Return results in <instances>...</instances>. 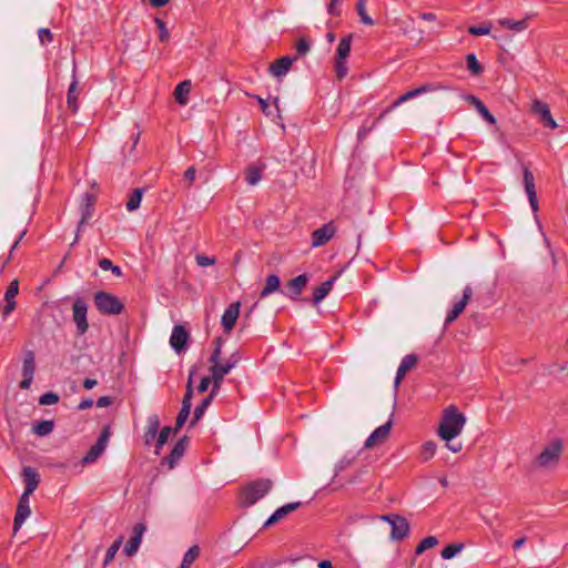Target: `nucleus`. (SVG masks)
Listing matches in <instances>:
<instances>
[{
	"label": "nucleus",
	"instance_id": "obj_39",
	"mask_svg": "<svg viewBox=\"0 0 568 568\" xmlns=\"http://www.w3.org/2000/svg\"><path fill=\"white\" fill-rule=\"evenodd\" d=\"M192 403H187V400H182V407L176 417L175 432H178L186 422L190 416Z\"/></svg>",
	"mask_w": 568,
	"mask_h": 568
},
{
	"label": "nucleus",
	"instance_id": "obj_31",
	"mask_svg": "<svg viewBox=\"0 0 568 568\" xmlns=\"http://www.w3.org/2000/svg\"><path fill=\"white\" fill-rule=\"evenodd\" d=\"M191 87L192 84L190 80H184L175 87L174 98L180 105H186L189 102V93L191 91Z\"/></svg>",
	"mask_w": 568,
	"mask_h": 568
},
{
	"label": "nucleus",
	"instance_id": "obj_7",
	"mask_svg": "<svg viewBox=\"0 0 568 568\" xmlns=\"http://www.w3.org/2000/svg\"><path fill=\"white\" fill-rule=\"evenodd\" d=\"M95 203H97V196L94 194L85 192L82 195V200H81V204H80L81 219L78 223L75 237L71 245H74L79 241L80 232H81L82 227L89 222V220L93 215Z\"/></svg>",
	"mask_w": 568,
	"mask_h": 568
},
{
	"label": "nucleus",
	"instance_id": "obj_55",
	"mask_svg": "<svg viewBox=\"0 0 568 568\" xmlns=\"http://www.w3.org/2000/svg\"><path fill=\"white\" fill-rule=\"evenodd\" d=\"M154 22L156 23V26L159 28V31H160L159 32V40L161 42L169 41L170 34H169V31L166 29L165 22L162 19H160V18H155Z\"/></svg>",
	"mask_w": 568,
	"mask_h": 568
},
{
	"label": "nucleus",
	"instance_id": "obj_37",
	"mask_svg": "<svg viewBox=\"0 0 568 568\" xmlns=\"http://www.w3.org/2000/svg\"><path fill=\"white\" fill-rule=\"evenodd\" d=\"M212 396H206L200 405H197L193 412V418L190 423V426L193 427L204 415L205 410L212 403Z\"/></svg>",
	"mask_w": 568,
	"mask_h": 568
},
{
	"label": "nucleus",
	"instance_id": "obj_47",
	"mask_svg": "<svg viewBox=\"0 0 568 568\" xmlns=\"http://www.w3.org/2000/svg\"><path fill=\"white\" fill-rule=\"evenodd\" d=\"M438 544V539L434 536L424 538L415 549L416 555H422L425 550L435 547Z\"/></svg>",
	"mask_w": 568,
	"mask_h": 568
},
{
	"label": "nucleus",
	"instance_id": "obj_13",
	"mask_svg": "<svg viewBox=\"0 0 568 568\" xmlns=\"http://www.w3.org/2000/svg\"><path fill=\"white\" fill-rule=\"evenodd\" d=\"M531 112L538 116V121L549 129L558 128L557 122L554 120L549 105L540 100H534L531 104Z\"/></svg>",
	"mask_w": 568,
	"mask_h": 568
},
{
	"label": "nucleus",
	"instance_id": "obj_24",
	"mask_svg": "<svg viewBox=\"0 0 568 568\" xmlns=\"http://www.w3.org/2000/svg\"><path fill=\"white\" fill-rule=\"evenodd\" d=\"M302 506L301 501L288 503L280 508H277L264 523L263 528L270 527L271 525L277 523L282 518H284L290 513L298 509Z\"/></svg>",
	"mask_w": 568,
	"mask_h": 568
},
{
	"label": "nucleus",
	"instance_id": "obj_36",
	"mask_svg": "<svg viewBox=\"0 0 568 568\" xmlns=\"http://www.w3.org/2000/svg\"><path fill=\"white\" fill-rule=\"evenodd\" d=\"M144 191L145 190L142 187H138L132 191L129 196V201L126 202L128 211L133 212L140 207Z\"/></svg>",
	"mask_w": 568,
	"mask_h": 568
},
{
	"label": "nucleus",
	"instance_id": "obj_63",
	"mask_svg": "<svg viewBox=\"0 0 568 568\" xmlns=\"http://www.w3.org/2000/svg\"><path fill=\"white\" fill-rule=\"evenodd\" d=\"M210 377L204 376L201 378L200 384L197 385V392L199 393H205L210 386Z\"/></svg>",
	"mask_w": 568,
	"mask_h": 568
},
{
	"label": "nucleus",
	"instance_id": "obj_1",
	"mask_svg": "<svg viewBox=\"0 0 568 568\" xmlns=\"http://www.w3.org/2000/svg\"><path fill=\"white\" fill-rule=\"evenodd\" d=\"M465 424L466 416L456 406L450 405L443 412L437 434L443 440L449 443L462 434Z\"/></svg>",
	"mask_w": 568,
	"mask_h": 568
},
{
	"label": "nucleus",
	"instance_id": "obj_8",
	"mask_svg": "<svg viewBox=\"0 0 568 568\" xmlns=\"http://www.w3.org/2000/svg\"><path fill=\"white\" fill-rule=\"evenodd\" d=\"M111 436V427L110 425H106L101 430V434L95 442L94 445L91 446V448L88 450V453L82 458L83 464H92L98 460V458L103 454L105 450L109 439Z\"/></svg>",
	"mask_w": 568,
	"mask_h": 568
},
{
	"label": "nucleus",
	"instance_id": "obj_56",
	"mask_svg": "<svg viewBox=\"0 0 568 568\" xmlns=\"http://www.w3.org/2000/svg\"><path fill=\"white\" fill-rule=\"evenodd\" d=\"M19 293V282L18 280H13L9 286L7 287V291L4 293V300H14V297Z\"/></svg>",
	"mask_w": 568,
	"mask_h": 568
},
{
	"label": "nucleus",
	"instance_id": "obj_40",
	"mask_svg": "<svg viewBox=\"0 0 568 568\" xmlns=\"http://www.w3.org/2000/svg\"><path fill=\"white\" fill-rule=\"evenodd\" d=\"M466 64L473 75H480L484 72V67L479 63L474 53L466 55Z\"/></svg>",
	"mask_w": 568,
	"mask_h": 568
},
{
	"label": "nucleus",
	"instance_id": "obj_59",
	"mask_svg": "<svg viewBox=\"0 0 568 568\" xmlns=\"http://www.w3.org/2000/svg\"><path fill=\"white\" fill-rule=\"evenodd\" d=\"M195 261H196L199 266H203V267L204 266L213 265L216 262L215 257H210V256L204 255V254H197L195 256Z\"/></svg>",
	"mask_w": 568,
	"mask_h": 568
},
{
	"label": "nucleus",
	"instance_id": "obj_53",
	"mask_svg": "<svg viewBox=\"0 0 568 568\" xmlns=\"http://www.w3.org/2000/svg\"><path fill=\"white\" fill-rule=\"evenodd\" d=\"M334 68H335L336 77L338 80H342L343 78L346 77L347 71H348L346 60H339V59L335 58Z\"/></svg>",
	"mask_w": 568,
	"mask_h": 568
},
{
	"label": "nucleus",
	"instance_id": "obj_50",
	"mask_svg": "<svg viewBox=\"0 0 568 568\" xmlns=\"http://www.w3.org/2000/svg\"><path fill=\"white\" fill-rule=\"evenodd\" d=\"M354 459H355V456H347V455H345L343 458H341V459L336 463V465H335V474H334L333 479H335V478H336V476H337L341 471H343L344 469H346L347 467H349V466L353 464Z\"/></svg>",
	"mask_w": 568,
	"mask_h": 568
},
{
	"label": "nucleus",
	"instance_id": "obj_3",
	"mask_svg": "<svg viewBox=\"0 0 568 568\" xmlns=\"http://www.w3.org/2000/svg\"><path fill=\"white\" fill-rule=\"evenodd\" d=\"M97 310L103 315H119L124 311L121 300L109 292L98 291L93 296Z\"/></svg>",
	"mask_w": 568,
	"mask_h": 568
},
{
	"label": "nucleus",
	"instance_id": "obj_38",
	"mask_svg": "<svg viewBox=\"0 0 568 568\" xmlns=\"http://www.w3.org/2000/svg\"><path fill=\"white\" fill-rule=\"evenodd\" d=\"M54 422L53 420H41L33 425V433L40 437L47 436L53 432Z\"/></svg>",
	"mask_w": 568,
	"mask_h": 568
},
{
	"label": "nucleus",
	"instance_id": "obj_64",
	"mask_svg": "<svg viewBox=\"0 0 568 568\" xmlns=\"http://www.w3.org/2000/svg\"><path fill=\"white\" fill-rule=\"evenodd\" d=\"M195 168L194 166H190L186 169V171L184 172V179L187 180L190 182V184L194 181L195 179Z\"/></svg>",
	"mask_w": 568,
	"mask_h": 568
},
{
	"label": "nucleus",
	"instance_id": "obj_42",
	"mask_svg": "<svg viewBox=\"0 0 568 568\" xmlns=\"http://www.w3.org/2000/svg\"><path fill=\"white\" fill-rule=\"evenodd\" d=\"M262 170L258 166L251 165L246 169L245 180L250 185H255L261 181Z\"/></svg>",
	"mask_w": 568,
	"mask_h": 568
},
{
	"label": "nucleus",
	"instance_id": "obj_44",
	"mask_svg": "<svg viewBox=\"0 0 568 568\" xmlns=\"http://www.w3.org/2000/svg\"><path fill=\"white\" fill-rule=\"evenodd\" d=\"M123 542V537L120 536L106 550V554H105V557H104V561H103V566H108L112 560L113 558L115 557L116 552L119 551L121 545Z\"/></svg>",
	"mask_w": 568,
	"mask_h": 568
},
{
	"label": "nucleus",
	"instance_id": "obj_28",
	"mask_svg": "<svg viewBox=\"0 0 568 568\" xmlns=\"http://www.w3.org/2000/svg\"><path fill=\"white\" fill-rule=\"evenodd\" d=\"M36 372L34 357H26L22 366V381L20 382L21 389H29Z\"/></svg>",
	"mask_w": 568,
	"mask_h": 568
},
{
	"label": "nucleus",
	"instance_id": "obj_29",
	"mask_svg": "<svg viewBox=\"0 0 568 568\" xmlns=\"http://www.w3.org/2000/svg\"><path fill=\"white\" fill-rule=\"evenodd\" d=\"M418 357H404L400 362L394 379V388L397 389L406 373L417 364Z\"/></svg>",
	"mask_w": 568,
	"mask_h": 568
},
{
	"label": "nucleus",
	"instance_id": "obj_10",
	"mask_svg": "<svg viewBox=\"0 0 568 568\" xmlns=\"http://www.w3.org/2000/svg\"><path fill=\"white\" fill-rule=\"evenodd\" d=\"M308 281L310 275L306 273L290 280L286 283L285 291H283V294L294 302L301 301L300 296L307 286Z\"/></svg>",
	"mask_w": 568,
	"mask_h": 568
},
{
	"label": "nucleus",
	"instance_id": "obj_52",
	"mask_svg": "<svg viewBox=\"0 0 568 568\" xmlns=\"http://www.w3.org/2000/svg\"><path fill=\"white\" fill-rule=\"evenodd\" d=\"M195 371H196V367L193 366L190 369V373H189V378H187V384H186V392H185V395L183 397V400H187V403H191L192 395H193V378L195 376Z\"/></svg>",
	"mask_w": 568,
	"mask_h": 568
},
{
	"label": "nucleus",
	"instance_id": "obj_33",
	"mask_svg": "<svg viewBox=\"0 0 568 568\" xmlns=\"http://www.w3.org/2000/svg\"><path fill=\"white\" fill-rule=\"evenodd\" d=\"M280 287H281L280 277L276 274H271L266 277L265 286L261 291L260 297L264 298V297L271 295L272 293L278 291Z\"/></svg>",
	"mask_w": 568,
	"mask_h": 568
},
{
	"label": "nucleus",
	"instance_id": "obj_46",
	"mask_svg": "<svg viewBox=\"0 0 568 568\" xmlns=\"http://www.w3.org/2000/svg\"><path fill=\"white\" fill-rule=\"evenodd\" d=\"M464 548L463 544H450L442 550V558L445 560L454 558Z\"/></svg>",
	"mask_w": 568,
	"mask_h": 568
},
{
	"label": "nucleus",
	"instance_id": "obj_41",
	"mask_svg": "<svg viewBox=\"0 0 568 568\" xmlns=\"http://www.w3.org/2000/svg\"><path fill=\"white\" fill-rule=\"evenodd\" d=\"M172 433V428L170 426H164L158 434V439L155 444V454L159 455L163 446L166 444L170 435Z\"/></svg>",
	"mask_w": 568,
	"mask_h": 568
},
{
	"label": "nucleus",
	"instance_id": "obj_48",
	"mask_svg": "<svg viewBox=\"0 0 568 568\" xmlns=\"http://www.w3.org/2000/svg\"><path fill=\"white\" fill-rule=\"evenodd\" d=\"M491 22L487 21V22H484L479 26H471L468 28V33L471 34V36H476V37H479V36H486V34H489L490 33V30H491Z\"/></svg>",
	"mask_w": 568,
	"mask_h": 568
},
{
	"label": "nucleus",
	"instance_id": "obj_58",
	"mask_svg": "<svg viewBox=\"0 0 568 568\" xmlns=\"http://www.w3.org/2000/svg\"><path fill=\"white\" fill-rule=\"evenodd\" d=\"M379 121H381V120H377V119H376V120H375L371 125H368V126L364 124V125L358 130V132H357V140H358L359 142H363V141L366 139L367 134H368V133H369V132H371V131L376 126V124H377Z\"/></svg>",
	"mask_w": 568,
	"mask_h": 568
},
{
	"label": "nucleus",
	"instance_id": "obj_19",
	"mask_svg": "<svg viewBox=\"0 0 568 568\" xmlns=\"http://www.w3.org/2000/svg\"><path fill=\"white\" fill-rule=\"evenodd\" d=\"M473 295V290L470 286H466L463 291V297L460 301L455 303L452 310L448 312L445 324L453 323L465 310L466 305L469 303Z\"/></svg>",
	"mask_w": 568,
	"mask_h": 568
},
{
	"label": "nucleus",
	"instance_id": "obj_4",
	"mask_svg": "<svg viewBox=\"0 0 568 568\" xmlns=\"http://www.w3.org/2000/svg\"><path fill=\"white\" fill-rule=\"evenodd\" d=\"M562 452V442L559 438L551 440L544 447L541 453L536 457V464L540 468H551L559 462Z\"/></svg>",
	"mask_w": 568,
	"mask_h": 568
},
{
	"label": "nucleus",
	"instance_id": "obj_12",
	"mask_svg": "<svg viewBox=\"0 0 568 568\" xmlns=\"http://www.w3.org/2000/svg\"><path fill=\"white\" fill-rule=\"evenodd\" d=\"M73 321L75 323L79 334H84L88 331L89 324L87 320L88 305L82 297H78L72 306Z\"/></svg>",
	"mask_w": 568,
	"mask_h": 568
},
{
	"label": "nucleus",
	"instance_id": "obj_17",
	"mask_svg": "<svg viewBox=\"0 0 568 568\" xmlns=\"http://www.w3.org/2000/svg\"><path fill=\"white\" fill-rule=\"evenodd\" d=\"M392 425L393 418L389 417V419L385 424L378 426L376 429L372 432V434L366 438L364 447L371 448L376 444L383 443L388 437Z\"/></svg>",
	"mask_w": 568,
	"mask_h": 568
},
{
	"label": "nucleus",
	"instance_id": "obj_11",
	"mask_svg": "<svg viewBox=\"0 0 568 568\" xmlns=\"http://www.w3.org/2000/svg\"><path fill=\"white\" fill-rule=\"evenodd\" d=\"M523 182H524L526 194L529 200V204L535 214V219L537 220L538 219L537 212L539 210V206H538L537 193H536V187H535V178H534L532 172L527 166L523 168Z\"/></svg>",
	"mask_w": 568,
	"mask_h": 568
},
{
	"label": "nucleus",
	"instance_id": "obj_51",
	"mask_svg": "<svg viewBox=\"0 0 568 568\" xmlns=\"http://www.w3.org/2000/svg\"><path fill=\"white\" fill-rule=\"evenodd\" d=\"M436 447L437 446L434 442H426L422 447V458L424 460H429L430 458H433L436 453Z\"/></svg>",
	"mask_w": 568,
	"mask_h": 568
},
{
	"label": "nucleus",
	"instance_id": "obj_45",
	"mask_svg": "<svg viewBox=\"0 0 568 568\" xmlns=\"http://www.w3.org/2000/svg\"><path fill=\"white\" fill-rule=\"evenodd\" d=\"M200 548L197 546H192L189 548V550L184 554L182 564L180 568H187L191 564L195 561V559L199 557Z\"/></svg>",
	"mask_w": 568,
	"mask_h": 568
},
{
	"label": "nucleus",
	"instance_id": "obj_35",
	"mask_svg": "<svg viewBox=\"0 0 568 568\" xmlns=\"http://www.w3.org/2000/svg\"><path fill=\"white\" fill-rule=\"evenodd\" d=\"M255 99L257 100L260 106H261V110L262 112L266 115V116H277L280 118L281 116V110H280V106H278V102H280V99L278 97H275L273 99V104H274V109H275V113L271 110L270 108V104L267 102V100L261 98L260 95H255Z\"/></svg>",
	"mask_w": 568,
	"mask_h": 568
},
{
	"label": "nucleus",
	"instance_id": "obj_2",
	"mask_svg": "<svg viewBox=\"0 0 568 568\" xmlns=\"http://www.w3.org/2000/svg\"><path fill=\"white\" fill-rule=\"evenodd\" d=\"M273 487V481L266 478H260L248 483L242 490L241 505L251 507L260 499L264 498Z\"/></svg>",
	"mask_w": 568,
	"mask_h": 568
},
{
	"label": "nucleus",
	"instance_id": "obj_60",
	"mask_svg": "<svg viewBox=\"0 0 568 568\" xmlns=\"http://www.w3.org/2000/svg\"><path fill=\"white\" fill-rule=\"evenodd\" d=\"M343 0H331L327 4V13L333 17H339L341 16V9L338 8V4Z\"/></svg>",
	"mask_w": 568,
	"mask_h": 568
},
{
	"label": "nucleus",
	"instance_id": "obj_20",
	"mask_svg": "<svg viewBox=\"0 0 568 568\" xmlns=\"http://www.w3.org/2000/svg\"><path fill=\"white\" fill-rule=\"evenodd\" d=\"M187 446H189V438L186 436L181 437L173 446L169 456H166L163 459V463H166L170 469L174 468L175 465L178 464V462L184 455Z\"/></svg>",
	"mask_w": 568,
	"mask_h": 568
},
{
	"label": "nucleus",
	"instance_id": "obj_49",
	"mask_svg": "<svg viewBox=\"0 0 568 568\" xmlns=\"http://www.w3.org/2000/svg\"><path fill=\"white\" fill-rule=\"evenodd\" d=\"M99 266L103 270V271H111L112 274H114L115 276L120 277L122 276V270L120 266L118 265H113L112 261L109 260V258H101L99 261Z\"/></svg>",
	"mask_w": 568,
	"mask_h": 568
},
{
	"label": "nucleus",
	"instance_id": "obj_23",
	"mask_svg": "<svg viewBox=\"0 0 568 568\" xmlns=\"http://www.w3.org/2000/svg\"><path fill=\"white\" fill-rule=\"evenodd\" d=\"M295 61L296 58H293L291 55L282 57L270 64L268 71L274 77L281 78L291 70V67Z\"/></svg>",
	"mask_w": 568,
	"mask_h": 568
},
{
	"label": "nucleus",
	"instance_id": "obj_14",
	"mask_svg": "<svg viewBox=\"0 0 568 568\" xmlns=\"http://www.w3.org/2000/svg\"><path fill=\"white\" fill-rule=\"evenodd\" d=\"M31 514L30 497L20 496L13 519V535H16Z\"/></svg>",
	"mask_w": 568,
	"mask_h": 568
},
{
	"label": "nucleus",
	"instance_id": "obj_6",
	"mask_svg": "<svg viewBox=\"0 0 568 568\" xmlns=\"http://www.w3.org/2000/svg\"><path fill=\"white\" fill-rule=\"evenodd\" d=\"M439 89H445V87H443L439 83H425V84H423V85H420V87H418L416 89H413V90L406 92L405 94L400 95L399 98H397L389 106H387L377 116V120H383L387 113H389L392 110H394L399 104L406 102L407 100L413 99L415 97H418V95H420L423 93L433 92V91H436V90H439Z\"/></svg>",
	"mask_w": 568,
	"mask_h": 568
},
{
	"label": "nucleus",
	"instance_id": "obj_26",
	"mask_svg": "<svg viewBox=\"0 0 568 568\" xmlns=\"http://www.w3.org/2000/svg\"><path fill=\"white\" fill-rule=\"evenodd\" d=\"M464 99L473 105L481 118L489 124H496V118L490 113L488 108L474 94H466Z\"/></svg>",
	"mask_w": 568,
	"mask_h": 568
},
{
	"label": "nucleus",
	"instance_id": "obj_32",
	"mask_svg": "<svg viewBox=\"0 0 568 568\" xmlns=\"http://www.w3.org/2000/svg\"><path fill=\"white\" fill-rule=\"evenodd\" d=\"M160 429V419L158 415H151L148 418V427L144 434L145 444L150 445L152 440L155 439V437L159 434Z\"/></svg>",
	"mask_w": 568,
	"mask_h": 568
},
{
	"label": "nucleus",
	"instance_id": "obj_16",
	"mask_svg": "<svg viewBox=\"0 0 568 568\" xmlns=\"http://www.w3.org/2000/svg\"><path fill=\"white\" fill-rule=\"evenodd\" d=\"M22 478H23V481H24V491L22 493V496H28L30 497V495L38 488L39 486V483H40V474L38 473V470L31 466H24L22 468Z\"/></svg>",
	"mask_w": 568,
	"mask_h": 568
},
{
	"label": "nucleus",
	"instance_id": "obj_21",
	"mask_svg": "<svg viewBox=\"0 0 568 568\" xmlns=\"http://www.w3.org/2000/svg\"><path fill=\"white\" fill-rule=\"evenodd\" d=\"M241 302L236 301L231 303L224 311L221 320V324L226 333L233 329L239 315H240Z\"/></svg>",
	"mask_w": 568,
	"mask_h": 568
},
{
	"label": "nucleus",
	"instance_id": "obj_22",
	"mask_svg": "<svg viewBox=\"0 0 568 568\" xmlns=\"http://www.w3.org/2000/svg\"><path fill=\"white\" fill-rule=\"evenodd\" d=\"M77 72V65L73 64V71H72V82L69 85L68 93H67V105L68 109L75 114L79 110V103L78 98L80 93V89L78 87V79L75 75Z\"/></svg>",
	"mask_w": 568,
	"mask_h": 568
},
{
	"label": "nucleus",
	"instance_id": "obj_54",
	"mask_svg": "<svg viewBox=\"0 0 568 568\" xmlns=\"http://www.w3.org/2000/svg\"><path fill=\"white\" fill-rule=\"evenodd\" d=\"M58 402H59V395L53 392H47V393L42 394L39 398V404L45 405V406L57 404Z\"/></svg>",
	"mask_w": 568,
	"mask_h": 568
},
{
	"label": "nucleus",
	"instance_id": "obj_61",
	"mask_svg": "<svg viewBox=\"0 0 568 568\" xmlns=\"http://www.w3.org/2000/svg\"><path fill=\"white\" fill-rule=\"evenodd\" d=\"M27 234V229H24L21 234L19 235V237L16 240V242L12 244L11 248H10V253H9V256L8 258L4 261L3 263V267L9 263V261L11 260L12 257V253L13 251L18 247L19 243L21 242V240L24 237V235Z\"/></svg>",
	"mask_w": 568,
	"mask_h": 568
},
{
	"label": "nucleus",
	"instance_id": "obj_18",
	"mask_svg": "<svg viewBox=\"0 0 568 568\" xmlns=\"http://www.w3.org/2000/svg\"><path fill=\"white\" fill-rule=\"evenodd\" d=\"M145 531H146L145 524L139 523V524L134 525L133 535L131 536L130 540L126 542V545L124 546V549H123L124 554L128 557L133 556L138 551V549L141 545V541H142V537Z\"/></svg>",
	"mask_w": 568,
	"mask_h": 568
},
{
	"label": "nucleus",
	"instance_id": "obj_34",
	"mask_svg": "<svg viewBox=\"0 0 568 568\" xmlns=\"http://www.w3.org/2000/svg\"><path fill=\"white\" fill-rule=\"evenodd\" d=\"M353 41V34L349 33L343 37L336 49V58L339 60H346L351 53V44Z\"/></svg>",
	"mask_w": 568,
	"mask_h": 568
},
{
	"label": "nucleus",
	"instance_id": "obj_25",
	"mask_svg": "<svg viewBox=\"0 0 568 568\" xmlns=\"http://www.w3.org/2000/svg\"><path fill=\"white\" fill-rule=\"evenodd\" d=\"M222 357H210L211 366L210 373H214L216 375H221L224 377L227 375L232 368H234L237 364L236 361L227 359L221 361Z\"/></svg>",
	"mask_w": 568,
	"mask_h": 568
},
{
	"label": "nucleus",
	"instance_id": "obj_15",
	"mask_svg": "<svg viewBox=\"0 0 568 568\" xmlns=\"http://www.w3.org/2000/svg\"><path fill=\"white\" fill-rule=\"evenodd\" d=\"M336 233V227L333 222H328L312 232V246L318 247L325 245Z\"/></svg>",
	"mask_w": 568,
	"mask_h": 568
},
{
	"label": "nucleus",
	"instance_id": "obj_9",
	"mask_svg": "<svg viewBox=\"0 0 568 568\" xmlns=\"http://www.w3.org/2000/svg\"><path fill=\"white\" fill-rule=\"evenodd\" d=\"M191 336L190 332L184 325H175L172 329L170 337V345L176 354H182L187 351Z\"/></svg>",
	"mask_w": 568,
	"mask_h": 568
},
{
	"label": "nucleus",
	"instance_id": "obj_57",
	"mask_svg": "<svg viewBox=\"0 0 568 568\" xmlns=\"http://www.w3.org/2000/svg\"><path fill=\"white\" fill-rule=\"evenodd\" d=\"M39 41L42 45L50 43L53 40V34L48 28H41L38 31Z\"/></svg>",
	"mask_w": 568,
	"mask_h": 568
},
{
	"label": "nucleus",
	"instance_id": "obj_27",
	"mask_svg": "<svg viewBox=\"0 0 568 568\" xmlns=\"http://www.w3.org/2000/svg\"><path fill=\"white\" fill-rule=\"evenodd\" d=\"M339 273L333 275L329 280L323 282L320 286L313 291L312 303L314 305L320 304L332 291L334 282L338 278Z\"/></svg>",
	"mask_w": 568,
	"mask_h": 568
},
{
	"label": "nucleus",
	"instance_id": "obj_30",
	"mask_svg": "<svg viewBox=\"0 0 568 568\" xmlns=\"http://www.w3.org/2000/svg\"><path fill=\"white\" fill-rule=\"evenodd\" d=\"M531 18L532 14H527L524 19L518 21L508 18H503L498 20V24L501 26L503 28L520 32L528 28V22Z\"/></svg>",
	"mask_w": 568,
	"mask_h": 568
},
{
	"label": "nucleus",
	"instance_id": "obj_43",
	"mask_svg": "<svg viewBox=\"0 0 568 568\" xmlns=\"http://www.w3.org/2000/svg\"><path fill=\"white\" fill-rule=\"evenodd\" d=\"M296 54L293 58L300 59L306 55L311 50V41L306 37H302L295 44Z\"/></svg>",
	"mask_w": 568,
	"mask_h": 568
},
{
	"label": "nucleus",
	"instance_id": "obj_5",
	"mask_svg": "<svg viewBox=\"0 0 568 568\" xmlns=\"http://www.w3.org/2000/svg\"><path fill=\"white\" fill-rule=\"evenodd\" d=\"M379 519L388 523L390 526L389 538L394 541H400L405 539L410 531L408 521L398 514H386L379 516Z\"/></svg>",
	"mask_w": 568,
	"mask_h": 568
},
{
	"label": "nucleus",
	"instance_id": "obj_62",
	"mask_svg": "<svg viewBox=\"0 0 568 568\" xmlns=\"http://www.w3.org/2000/svg\"><path fill=\"white\" fill-rule=\"evenodd\" d=\"M7 304L3 306V316H8L10 313L13 312V310L16 308V301L14 300H6Z\"/></svg>",
	"mask_w": 568,
	"mask_h": 568
}]
</instances>
